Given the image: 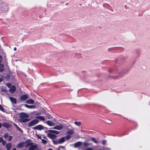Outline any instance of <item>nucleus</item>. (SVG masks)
<instances>
[{
	"mask_svg": "<svg viewBox=\"0 0 150 150\" xmlns=\"http://www.w3.org/2000/svg\"><path fill=\"white\" fill-rule=\"evenodd\" d=\"M48 132L47 133L48 137L51 139H54L56 138L57 136L54 134H58L59 132L58 131L54 130H49L47 131Z\"/></svg>",
	"mask_w": 150,
	"mask_h": 150,
	"instance_id": "1",
	"label": "nucleus"
},
{
	"mask_svg": "<svg viewBox=\"0 0 150 150\" xmlns=\"http://www.w3.org/2000/svg\"><path fill=\"white\" fill-rule=\"evenodd\" d=\"M20 120L22 122H25L28 120L27 118L29 116L28 114L25 113H22L20 115Z\"/></svg>",
	"mask_w": 150,
	"mask_h": 150,
	"instance_id": "2",
	"label": "nucleus"
},
{
	"mask_svg": "<svg viewBox=\"0 0 150 150\" xmlns=\"http://www.w3.org/2000/svg\"><path fill=\"white\" fill-rule=\"evenodd\" d=\"M0 9L3 13H6L8 11V8L7 6L5 4H0Z\"/></svg>",
	"mask_w": 150,
	"mask_h": 150,
	"instance_id": "3",
	"label": "nucleus"
},
{
	"mask_svg": "<svg viewBox=\"0 0 150 150\" xmlns=\"http://www.w3.org/2000/svg\"><path fill=\"white\" fill-rule=\"evenodd\" d=\"M39 122V121L38 120L35 119L32 120L28 123V126L29 127H31L34 126L37 124Z\"/></svg>",
	"mask_w": 150,
	"mask_h": 150,
	"instance_id": "4",
	"label": "nucleus"
},
{
	"mask_svg": "<svg viewBox=\"0 0 150 150\" xmlns=\"http://www.w3.org/2000/svg\"><path fill=\"white\" fill-rule=\"evenodd\" d=\"M33 129H37L40 130L43 129V127L42 125H37L34 127H33Z\"/></svg>",
	"mask_w": 150,
	"mask_h": 150,
	"instance_id": "5",
	"label": "nucleus"
},
{
	"mask_svg": "<svg viewBox=\"0 0 150 150\" xmlns=\"http://www.w3.org/2000/svg\"><path fill=\"white\" fill-rule=\"evenodd\" d=\"M74 129H71L69 128H68L67 129V133L68 134L71 135L73 134L74 133Z\"/></svg>",
	"mask_w": 150,
	"mask_h": 150,
	"instance_id": "6",
	"label": "nucleus"
},
{
	"mask_svg": "<svg viewBox=\"0 0 150 150\" xmlns=\"http://www.w3.org/2000/svg\"><path fill=\"white\" fill-rule=\"evenodd\" d=\"M63 128V126L62 124L59 125H57L55 126L53 129H57L58 130H60Z\"/></svg>",
	"mask_w": 150,
	"mask_h": 150,
	"instance_id": "7",
	"label": "nucleus"
},
{
	"mask_svg": "<svg viewBox=\"0 0 150 150\" xmlns=\"http://www.w3.org/2000/svg\"><path fill=\"white\" fill-rule=\"evenodd\" d=\"M38 148L36 145H31L29 148V150H35Z\"/></svg>",
	"mask_w": 150,
	"mask_h": 150,
	"instance_id": "8",
	"label": "nucleus"
},
{
	"mask_svg": "<svg viewBox=\"0 0 150 150\" xmlns=\"http://www.w3.org/2000/svg\"><path fill=\"white\" fill-rule=\"evenodd\" d=\"M82 144L81 142H78L74 144V147L75 148H77L80 146Z\"/></svg>",
	"mask_w": 150,
	"mask_h": 150,
	"instance_id": "9",
	"label": "nucleus"
},
{
	"mask_svg": "<svg viewBox=\"0 0 150 150\" xmlns=\"http://www.w3.org/2000/svg\"><path fill=\"white\" fill-rule=\"evenodd\" d=\"M28 98V96L26 95H24L22 96L21 98L20 99L21 100L24 101L26 100Z\"/></svg>",
	"mask_w": 150,
	"mask_h": 150,
	"instance_id": "10",
	"label": "nucleus"
},
{
	"mask_svg": "<svg viewBox=\"0 0 150 150\" xmlns=\"http://www.w3.org/2000/svg\"><path fill=\"white\" fill-rule=\"evenodd\" d=\"M46 123L50 126H52L54 125V123L50 120L47 121L46 122Z\"/></svg>",
	"mask_w": 150,
	"mask_h": 150,
	"instance_id": "11",
	"label": "nucleus"
},
{
	"mask_svg": "<svg viewBox=\"0 0 150 150\" xmlns=\"http://www.w3.org/2000/svg\"><path fill=\"white\" fill-rule=\"evenodd\" d=\"M26 103L28 104H33L34 103V101L32 99H30L27 100Z\"/></svg>",
	"mask_w": 150,
	"mask_h": 150,
	"instance_id": "12",
	"label": "nucleus"
},
{
	"mask_svg": "<svg viewBox=\"0 0 150 150\" xmlns=\"http://www.w3.org/2000/svg\"><path fill=\"white\" fill-rule=\"evenodd\" d=\"M16 90V88L15 86H13L11 87L9 89L10 92L11 93L14 92Z\"/></svg>",
	"mask_w": 150,
	"mask_h": 150,
	"instance_id": "13",
	"label": "nucleus"
},
{
	"mask_svg": "<svg viewBox=\"0 0 150 150\" xmlns=\"http://www.w3.org/2000/svg\"><path fill=\"white\" fill-rule=\"evenodd\" d=\"M98 139H96L94 137H92L91 138V140L93 141L95 143L98 144Z\"/></svg>",
	"mask_w": 150,
	"mask_h": 150,
	"instance_id": "14",
	"label": "nucleus"
},
{
	"mask_svg": "<svg viewBox=\"0 0 150 150\" xmlns=\"http://www.w3.org/2000/svg\"><path fill=\"white\" fill-rule=\"evenodd\" d=\"M24 106L30 109L34 108H35V105H27V104H24Z\"/></svg>",
	"mask_w": 150,
	"mask_h": 150,
	"instance_id": "15",
	"label": "nucleus"
},
{
	"mask_svg": "<svg viewBox=\"0 0 150 150\" xmlns=\"http://www.w3.org/2000/svg\"><path fill=\"white\" fill-rule=\"evenodd\" d=\"M9 99L12 103L14 104L16 103V101L15 98L12 97H10L9 98Z\"/></svg>",
	"mask_w": 150,
	"mask_h": 150,
	"instance_id": "16",
	"label": "nucleus"
},
{
	"mask_svg": "<svg viewBox=\"0 0 150 150\" xmlns=\"http://www.w3.org/2000/svg\"><path fill=\"white\" fill-rule=\"evenodd\" d=\"M37 119H39L40 120L44 121L45 120V119L43 116H40L36 117Z\"/></svg>",
	"mask_w": 150,
	"mask_h": 150,
	"instance_id": "17",
	"label": "nucleus"
},
{
	"mask_svg": "<svg viewBox=\"0 0 150 150\" xmlns=\"http://www.w3.org/2000/svg\"><path fill=\"white\" fill-rule=\"evenodd\" d=\"M2 125L4 127L9 128L11 126L8 123H4Z\"/></svg>",
	"mask_w": 150,
	"mask_h": 150,
	"instance_id": "18",
	"label": "nucleus"
},
{
	"mask_svg": "<svg viewBox=\"0 0 150 150\" xmlns=\"http://www.w3.org/2000/svg\"><path fill=\"white\" fill-rule=\"evenodd\" d=\"M65 137H63L59 140V144H61L64 142L65 141Z\"/></svg>",
	"mask_w": 150,
	"mask_h": 150,
	"instance_id": "19",
	"label": "nucleus"
},
{
	"mask_svg": "<svg viewBox=\"0 0 150 150\" xmlns=\"http://www.w3.org/2000/svg\"><path fill=\"white\" fill-rule=\"evenodd\" d=\"M11 143H8L6 145V147L8 150H9L11 149Z\"/></svg>",
	"mask_w": 150,
	"mask_h": 150,
	"instance_id": "20",
	"label": "nucleus"
},
{
	"mask_svg": "<svg viewBox=\"0 0 150 150\" xmlns=\"http://www.w3.org/2000/svg\"><path fill=\"white\" fill-rule=\"evenodd\" d=\"M24 142H21L18 144V145L17 147V148H21L24 145Z\"/></svg>",
	"mask_w": 150,
	"mask_h": 150,
	"instance_id": "21",
	"label": "nucleus"
},
{
	"mask_svg": "<svg viewBox=\"0 0 150 150\" xmlns=\"http://www.w3.org/2000/svg\"><path fill=\"white\" fill-rule=\"evenodd\" d=\"M74 124L77 126H80L81 125V123L80 122L75 121Z\"/></svg>",
	"mask_w": 150,
	"mask_h": 150,
	"instance_id": "22",
	"label": "nucleus"
},
{
	"mask_svg": "<svg viewBox=\"0 0 150 150\" xmlns=\"http://www.w3.org/2000/svg\"><path fill=\"white\" fill-rule=\"evenodd\" d=\"M52 142L53 143V144H59V140H53Z\"/></svg>",
	"mask_w": 150,
	"mask_h": 150,
	"instance_id": "23",
	"label": "nucleus"
},
{
	"mask_svg": "<svg viewBox=\"0 0 150 150\" xmlns=\"http://www.w3.org/2000/svg\"><path fill=\"white\" fill-rule=\"evenodd\" d=\"M4 70V65L2 64H0V72Z\"/></svg>",
	"mask_w": 150,
	"mask_h": 150,
	"instance_id": "24",
	"label": "nucleus"
},
{
	"mask_svg": "<svg viewBox=\"0 0 150 150\" xmlns=\"http://www.w3.org/2000/svg\"><path fill=\"white\" fill-rule=\"evenodd\" d=\"M13 125H14V126L16 127V128L19 131L22 132H23V131L21 130V129L20 128H19L16 124L14 123L13 124Z\"/></svg>",
	"mask_w": 150,
	"mask_h": 150,
	"instance_id": "25",
	"label": "nucleus"
},
{
	"mask_svg": "<svg viewBox=\"0 0 150 150\" xmlns=\"http://www.w3.org/2000/svg\"><path fill=\"white\" fill-rule=\"evenodd\" d=\"M41 140L42 143L44 144H45L47 143V141L46 140L44 139H42Z\"/></svg>",
	"mask_w": 150,
	"mask_h": 150,
	"instance_id": "26",
	"label": "nucleus"
},
{
	"mask_svg": "<svg viewBox=\"0 0 150 150\" xmlns=\"http://www.w3.org/2000/svg\"><path fill=\"white\" fill-rule=\"evenodd\" d=\"M0 110L3 112H4L5 111V110L4 109L3 107L0 105Z\"/></svg>",
	"mask_w": 150,
	"mask_h": 150,
	"instance_id": "27",
	"label": "nucleus"
},
{
	"mask_svg": "<svg viewBox=\"0 0 150 150\" xmlns=\"http://www.w3.org/2000/svg\"><path fill=\"white\" fill-rule=\"evenodd\" d=\"M71 137V135L68 134V135L66 136V137H65V138H66L67 140H68Z\"/></svg>",
	"mask_w": 150,
	"mask_h": 150,
	"instance_id": "28",
	"label": "nucleus"
},
{
	"mask_svg": "<svg viewBox=\"0 0 150 150\" xmlns=\"http://www.w3.org/2000/svg\"><path fill=\"white\" fill-rule=\"evenodd\" d=\"M3 80V76L0 75V82L2 81Z\"/></svg>",
	"mask_w": 150,
	"mask_h": 150,
	"instance_id": "29",
	"label": "nucleus"
},
{
	"mask_svg": "<svg viewBox=\"0 0 150 150\" xmlns=\"http://www.w3.org/2000/svg\"><path fill=\"white\" fill-rule=\"evenodd\" d=\"M83 144L84 146H87L89 145V143L86 142H84Z\"/></svg>",
	"mask_w": 150,
	"mask_h": 150,
	"instance_id": "30",
	"label": "nucleus"
},
{
	"mask_svg": "<svg viewBox=\"0 0 150 150\" xmlns=\"http://www.w3.org/2000/svg\"><path fill=\"white\" fill-rule=\"evenodd\" d=\"M106 142V141L105 140H103L102 141V143L104 145L105 144Z\"/></svg>",
	"mask_w": 150,
	"mask_h": 150,
	"instance_id": "31",
	"label": "nucleus"
},
{
	"mask_svg": "<svg viewBox=\"0 0 150 150\" xmlns=\"http://www.w3.org/2000/svg\"><path fill=\"white\" fill-rule=\"evenodd\" d=\"M6 85L9 88L11 86V84L10 83H7L6 84Z\"/></svg>",
	"mask_w": 150,
	"mask_h": 150,
	"instance_id": "32",
	"label": "nucleus"
},
{
	"mask_svg": "<svg viewBox=\"0 0 150 150\" xmlns=\"http://www.w3.org/2000/svg\"><path fill=\"white\" fill-rule=\"evenodd\" d=\"M32 144V143H28L27 145H25V147L27 148L28 146L31 145Z\"/></svg>",
	"mask_w": 150,
	"mask_h": 150,
	"instance_id": "33",
	"label": "nucleus"
},
{
	"mask_svg": "<svg viewBox=\"0 0 150 150\" xmlns=\"http://www.w3.org/2000/svg\"><path fill=\"white\" fill-rule=\"evenodd\" d=\"M2 142V144L4 145L6 144V142L4 140H3Z\"/></svg>",
	"mask_w": 150,
	"mask_h": 150,
	"instance_id": "34",
	"label": "nucleus"
},
{
	"mask_svg": "<svg viewBox=\"0 0 150 150\" xmlns=\"http://www.w3.org/2000/svg\"><path fill=\"white\" fill-rule=\"evenodd\" d=\"M8 136V134L6 133L4 136V137L5 138H6Z\"/></svg>",
	"mask_w": 150,
	"mask_h": 150,
	"instance_id": "35",
	"label": "nucleus"
},
{
	"mask_svg": "<svg viewBox=\"0 0 150 150\" xmlns=\"http://www.w3.org/2000/svg\"><path fill=\"white\" fill-rule=\"evenodd\" d=\"M37 137H38V138L39 139H42V137H41V136L40 135H39L38 134H37L36 135Z\"/></svg>",
	"mask_w": 150,
	"mask_h": 150,
	"instance_id": "36",
	"label": "nucleus"
},
{
	"mask_svg": "<svg viewBox=\"0 0 150 150\" xmlns=\"http://www.w3.org/2000/svg\"><path fill=\"white\" fill-rule=\"evenodd\" d=\"M12 139V136H10L9 137V138L8 139V140L9 141H10Z\"/></svg>",
	"mask_w": 150,
	"mask_h": 150,
	"instance_id": "37",
	"label": "nucleus"
},
{
	"mask_svg": "<svg viewBox=\"0 0 150 150\" xmlns=\"http://www.w3.org/2000/svg\"><path fill=\"white\" fill-rule=\"evenodd\" d=\"M86 150H93V149L91 148H88L86 149Z\"/></svg>",
	"mask_w": 150,
	"mask_h": 150,
	"instance_id": "38",
	"label": "nucleus"
},
{
	"mask_svg": "<svg viewBox=\"0 0 150 150\" xmlns=\"http://www.w3.org/2000/svg\"><path fill=\"white\" fill-rule=\"evenodd\" d=\"M3 140L2 138L0 137V142H2Z\"/></svg>",
	"mask_w": 150,
	"mask_h": 150,
	"instance_id": "39",
	"label": "nucleus"
},
{
	"mask_svg": "<svg viewBox=\"0 0 150 150\" xmlns=\"http://www.w3.org/2000/svg\"><path fill=\"white\" fill-rule=\"evenodd\" d=\"M2 60V57L0 56V63L1 62Z\"/></svg>",
	"mask_w": 150,
	"mask_h": 150,
	"instance_id": "40",
	"label": "nucleus"
},
{
	"mask_svg": "<svg viewBox=\"0 0 150 150\" xmlns=\"http://www.w3.org/2000/svg\"><path fill=\"white\" fill-rule=\"evenodd\" d=\"M14 51H15L16 50V47H14L13 49Z\"/></svg>",
	"mask_w": 150,
	"mask_h": 150,
	"instance_id": "41",
	"label": "nucleus"
},
{
	"mask_svg": "<svg viewBox=\"0 0 150 150\" xmlns=\"http://www.w3.org/2000/svg\"><path fill=\"white\" fill-rule=\"evenodd\" d=\"M2 125L0 123V128L1 127Z\"/></svg>",
	"mask_w": 150,
	"mask_h": 150,
	"instance_id": "42",
	"label": "nucleus"
},
{
	"mask_svg": "<svg viewBox=\"0 0 150 150\" xmlns=\"http://www.w3.org/2000/svg\"><path fill=\"white\" fill-rule=\"evenodd\" d=\"M12 150H16V149L15 148H14Z\"/></svg>",
	"mask_w": 150,
	"mask_h": 150,
	"instance_id": "43",
	"label": "nucleus"
},
{
	"mask_svg": "<svg viewBox=\"0 0 150 150\" xmlns=\"http://www.w3.org/2000/svg\"><path fill=\"white\" fill-rule=\"evenodd\" d=\"M48 150H53L52 149H48Z\"/></svg>",
	"mask_w": 150,
	"mask_h": 150,
	"instance_id": "44",
	"label": "nucleus"
},
{
	"mask_svg": "<svg viewBox=\"0 0 150 150\" xmlns=\"http://www.w3.org/2000/svg\"><path fill=\"white\" fill-rule=\"evenodd\" d=\"M119 74H120V72H119Z\"/></svg>",
	"mask_w": 150,
	"mask_h": 150,
	"instance_id": "45",
	"label": "nucleus"
}]
</instances>
